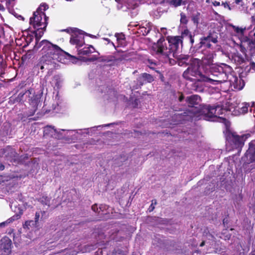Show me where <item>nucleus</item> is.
Instances as JSON below:
<instances>
[{"label":"nucleus","mask_w":255,"mask_h":255,"mask_svg":"<svg viewBox=\"0 0 255 255\" xmlns=\"http://www.w3.org/2000/svg\"><path fill=\"white\" fill-rule=\"evenodd\" d=\"M7 224L6 221L2 222V223H1L0 224V227L4 226L5 225H7Z\"/></svg>","instance_id":"obj_55"},{"label":"nucleus","mask_w":255,"mask_h":255,"mask_svg":"<svg viewBox=\"0 0 255 255\" xmlns=\"http://www.w3.org/2000/svg\"><path fill=\"white\" fill-rule=\"evenodd\" d=\"M242 1V0H235V3L237 4H240V3Z\"/></svg>","instance_id":"obj_57"},{"label":"nucleus","mask_w":255,"mask_h":255,"mask_svg":"<svg viewBox=\"0 0 255 255\" xmlns=\"http://www.w3.org/2000/svg\"><path fill=\"white\" fill-rule=\"evenodd\" d=\"M33 94V89H30L25 91V92L19 93L16 98L17 101L21 102L23 101L24 95L26 97H28L29 104L32 109L31 110V111L30 112L29 114L28 115V116H32L35 114L37 109L38 103L40 102L39 98L38 97L37 95H34Z\"/></svg>","instance_id":"obj_7"},{"label":"nucleus","mask_w":255,"mask_h":255,"mask_svg":"<svg viewBox=\"0 0 255 255\" xmlns=\"http://www.w3.org/2000/svg\"><path fill=\"white\" fill-rule=\"evenodd\" d=\"M250 105L248 103L242 104V107H239L238 112L240 114H245L248 111V108Z\"/></svg>","instance_id":"obj_27"},{"label":"nucleus","mask_w":255,"mask_h":255,"mask_svg":"<svg viewBox=\"0 0 255 255\" xmlns=\"http://www.w3.org/2000/svg\"><path fill=\"white\" fill-rule=\"evenodd\" d=\"M33 221H25V224H24V226H26V227L28 228L29 226H30V224L31 223H32Z\"/></svg>","instance_id":"obj_50"},{"label":"nucleus","mask_w":255,"mask_h":255,"mask_svg":"<svg viewBox=\"0 0 255 255\" xmlns=\"http://www.w3.org/2000/svg\"><path fill=\"white\" fill-rule=\"evenodd\" d=\"M15 218L14 216H13L8 219H7L6 221L7 222V224L10 223L15 220Z\"/></svg>","instance_id":"obj_49"},{"label":"nucleus","mask_w":255,"mask_h":255,"mask_svg":"<svg viewBox=\"0 0 255 255\" xmlns=\"http://www.w3.org/2000/svg\"><path fill=\"white\" fill-rule=\"evenodd\" d=\"M110 43L112 44V45H113V46L115 48H116V46L115 45V44H114V43L113 42H111Z\"/></svg>","instance_id":"obj_63"},{"label":"nucleus","mask_w":255,"mask_h":255,"mask_svg":"<svg viewBox=\"0 0 255 255\" xmlns=\"http://www.w3.org/2000/svg\"><path fill=\"white\" fill-rule=\"evenodd\" d=\"M213 4L214 6H219L220 5V3L219 1H215L213 2Z\"/></svg>","instance_id":"obj_52"},{"label":"nucleus","mask_w":255,"mask_h":255,"mask_svg":"<svg viewBox=\"0 0 255 255\" xmlns=\"http://www.w3.org/2000/svg\"><path fill=\"white\" fill-rule=\"evenodd\" d=\"M39 40H36L34 49L38 50L41 48L40 52L43 55L41 58V62L50 65V68H57L59 66L57 63L59 61V56L64 53L69 58L72 59H77L74 56L63 51L57 45L53 44L47 40H43L38 43Z\"/></svg>","instance_id":"obj_1"},{"label":"nucleus","mask_w":255,"mask_h":255,"mask_svg":"<svg viewBox=\"0 0 255 255\" xmlns=\"http://www.w3.org/2000/svg\"><path fill=\"white\" fill-rule=\"evenodd\" d=\"M228 219L227 218H225L223 220V224L224 226L228 224Z\"/></svg>","instance_id":"obj_51"},{"label":"nucleus","mask_w":255,"mask_h":255,"mask_svg":"<svg viewBox=\"0 0 255 255\" xmlns=\"http://www.w3.org/2000/svg\"><path fill=\"white\" fill-rule=\"evenodd\" d=\"M54 80H55L57 83H59L60 81V77L58 75H55L53 77Z\"/></svg>","instance_id":"obj_47"},{"label":"nucleus","mask_w":255,"mask_h":255,"mask_svg":"<svg viewBox=\"0 0 255 255\" xmlns=\"http://www.w3.org/2000/svg\"><path fill=\"white\" fill-rule=\"evenodd\" d=\"M204 245H205V242H204V241H203V242H202L201 243V244H200V247H203V246H204Z\"/></svg>","instance_id":"obj_61"},{"label":"nucleus","mask_w":255,"mask_h":255,"mask_svg":"<svg viewBox=\"0 0 255 255\" xmlns=\"http://www.w3.org/2000/svg\"><path fill=\"white\" fill-rule=\"evenodd\" d=\"M49 8L48 5L46 3H41L40 6L38 7L36 11H38L39 13H45V11L48 9Z\"/></svg>","instance_id":"obj_30"},{"label":"nucleus","mask_w":255,"mask_h":255,"mask_svg":"<svg viewBox=\"0 0 255 255\" xmlns=\"http://www.w3.org/2000/svg\"><path fill=\"white\" fill-rule=\"evenodd\" d=\"M95 60V59L94 58H90V59H88V61H94V60Z\"/></svg>","instance_id":"obj_62"},{"label":"nucleus","mask_w":255,"mask_h":255,"mask_svg":"<svg viewBox=\"0 0 255 255\" xmlns=\"http://www.w3.org/2000/svg\"><path fill=\"white\" fill-rule=\"evenodd\" d=\"M169 56L168 57H164L166 59L165 62H166L168 61L170 65H173L176 63V61L175 60L170 58Z\"/></svg>","instance_id":"obj_37"},{"label":"nucleus","mask_w":255,"mask_h":255,"mask_svg":"<svg viewBox=\"0 0 255 255\" xmlns=\"http://www.w3.org/2000/svg\"><path fill=\"white\" fill-rule=\"evenodd\" d=\"M182 43V40L179 36L168 37L167 42L163 36H161L153 44L152 49L160 56L168 57L172 54L173 57H175V52L178 50L179 44Z\"/></svg>","instance_id":"obj_2"},{"label":"nucleus","mask_w":255,"mask_h":255,"mask_svg":"<svg viewBox=\"0 0 255 255\" xmlns=\"http://www.w3.org/2000/svg\"><path fill=\"white\" fill-rule=\"evenodd\" d=\"M11 241L7 237H5L1 240L0 245V250L5 254H8L11 252Z\"/></svg>","instance_id":"obj_15"},{"label":"nucleus","mask_w":255,"mask_h":255,"mask_svg":"<svg viewBox=\"0 0 255 255\" xmlns=\"http://www.w3.org/2000/svg\"><path fill=\"white\" fill-rule=\"evenodd\" d=\"M149 25V23H147L145 24V26L143 25V23H142L141 24L139 23L135 25V26H139L138 30H140L139 33H141L143 35H146L148 34L151 29L149 28L148 25Z\"/></svg>","instance_id":"obj_20"},{"label":"nucleus","mask_w":255,"mask_h":255,"mask_svg":"<svg viewBox=\"0 0 255 255\" xmlns=\"http://www.w3.org/2000/svg\"><path fill=\"white\" fill-rule=\"evenodd\" d=\"M176 52H175V57H174L177 59L178 64L179 66H187L189 64V63H190L191 64L194 63L192 62L193 60H189V59L190 58V56L188 55H177Z\"/></svg>","instance_id":"obj_16"},{"label":"nucleus","mask_w":255,"mask_h":255,"mask_svg":"<svg viewBox=\"0 0 255 255\" xmlns=\"http://www.w3.org/2000/svg\"><path fill=\"white\" fill-rule=\"evenodd\" d=\"M230 67L226 64L224 67L219 65L213 66L209 71L210 75L207 76L206 82L212 84H218L227 81L229 74Z\"/></svg>","instance_id":"obj_3"},{"label":"nucleus","mask_w":255,"mask_h":255,"mask_svg":"<svg viewBox=\"0 0 255 255\" xmlns=\"http://www.w3.org/2000/svg\"><path fill=\"white\" fill-rule=\"evenodd\" d=\"M192 35L193 34H192L191 32H190L187 28H186L182 32L181 35L179 36L180 37L181 40L182 38H185L187 40L190 36Z\"/></svg>","instance_id":"obj_28"},{"label":"nucleus","mask_w":255,"mask_h":255,"mask_svg":"<svg viewBox=\"0 0 255 255\" xmlns=\"http://www.w3.org/2000/svg\"><path fill=\"white\" fill-rule=\"evenodd\" d=\"M91 48L94 49V47L92 46H90L87 47H84L83 49H80L78 50V55H89V54L92 53L93 51H92L90 49Z\"/></svg>","instance_id":"obj_23"},{"label":"nucleus","mask_w":255,"mask_h":255,"mask_svg":"<svg viewBox=\"0 0 255 255\" xmlns=\"http://www.w3.org/2000/svg\"><path fill=\"white\" fill-rule=\"evenodd\" d=\"M108 209V207L107 205L104 204H101L99 207V211H100V214H99V216H102L103 215L107 214V210Z\"/></svg>","instance_id":"obj_31"},{"label":"nucleus","mask_w":255,"mask_h":255,"mask_svg":"<svg viewBox=\"0 0 255 255\" xmlns=\"http://www.w3.org/2000/svg\"><path fill=\"white\" fill-rule=\"evenodd\" d=\"M51 127L50 126H48V127H47L46 128H45V129H44V132H46V130H48L49 128H50Z\"/></svg>","instance_id":"obj_60"},{"label":"nucleus","mask_w":255,"mask_h":255,"mask_svg":"<svg viewBox=\"0 0 255 255\" xmlns=\"http://www.w3.org/2000/svg\"><path fill=\"white\" fill-rule=\"evenodd\" d=\"M128 53L119 50L114 52L113 54V57L115 64L120 62L124 60H126L128 57Z\"/></svg>","instance_id":"obj_17"},{"label":"nucleus","mask_w":255,"mask_h":255,"mask_svg":"<svg viewBox=\"0 0 255 255\" xmlns=\"http://www.w3.org/2000/svg\"><path fill=\"white\" fill-rule=\"evenodd\" d=\"M104 40L107 41L109 43H110L111 42V40L109 38H104Z\"/></svg>","instance_id":"obj_59"},{"label":"nucleus","mask_w":255,"mask_h":255,"mask_svg":"<svg viewBox=\"0 0 255 255\" xmlns=\"http://www.w3.org/2000/svg\"><path fill=\"white\" fill-rule=\"evenodd\" d=\"M39 217H40L39 213L38 212H36L35 216V222L36 224L38 222Z\"/></svg>","instance_id":"obj_45"},{"label":"nucleus","mask_w":255,"mask_h":255,"mask_svg":"<svg viewBox=\"0 0 255 255\" xmlns=\"http://www.w3.org/2000/svg\"><path fill=\"white\" fill-rule=\"evenodd\" d=\"M252 39L250 38L248 36H244L241 40V43L244 44L247 43L248 46L250 49H252V44L251 42Z\"/></svg>","instance_id":"obj_32"},{"label":"nucleus","mask_w":255,"mask_h":255,"mask_svg":"<svg viewBox=\"0 0 255 255\" xmlns=\"http://www.w3.org/2000/svg\"><path fill=\"white\" fill-rule=\"evenodd\" d=\"M208 233H209V230L208 228H206V229L204 231V234H206V235H207Z\"/></svg>","instance_id":"obj_58"},{"label":"nucleus","mask_w":255,"mask_h":255,"mask_svg":"<svg viewBox=\"0 0 255 255\" xmlns=\"http://www.w3.org/2000/svg\"><path fill=\"white\" fill-rule=\"evenodd\" d=\"M70 42L71 44L81 47L83 44L84 38L77 35H72L70 38Z\"/></svg>","instance_id":"obj_18"},{"label":"nucleus","mask_w":255,"mask_h":255,"mask_svg":"<svg viewBox=\"0 0 255 255\" xmlns=\"http://www.w3.org/2000/svg\"><path fill=\"white\" fill-rule=\"evenodd\" d=\"M194 37L195 34H193L192 35L190 36L187 40L189 41V43L191 45V48L193 47V44L194 43Z\"/></svg>","instance_id":"obj_39"},{"label":"nucleus","mask_w":255,"mask_h":255,"mask_svg":"<svg viewBox=\"0 0 255 255\" xmlns=\"http://www.w3.org/2000/svg\"><path fill=\"white\" fill-rule=\"evenodd\" d=\"M192 20L194 23H196L197 24L199 23V17L198 15H197L196 16H194L193 17Z\"/></svg>","instance_id":"obj_44"},{"label":"nucleus","mask_w":255,"mask_h":255,"mask_svg":"<svg viewBox=\"0 0 255 255\" xmlns=\"http://www.w3.org/2000/svg\"><path fill=\"white\" fill-rule=\"evenodd\" d=\"M178 94L179 95L178 98V101L182 102L184 99V96L183 93L181 92H178Z\"/></svg>","instance_id":"obj_41"},{"label":"nucleus","mask_w":255,"mask_h":255,"mask_svg":"<svg viewBox=\"0 0 255 255\" xmlns=\"http://www.w3.org/2000/svg\"><path fill=\"white\" fill-rule=\"evenodd\" d=\"M37 66H39L41 70H43L44 68L48 69L49 71L48 72V75H50L52 74V72L53 69H55L56 68H49L50 65L48 64H46L44 62H41V59L40 60L39 63L37 65Z\"/></svg>","instance_id":"obj_24"},{"label":"nucleus","mask_w":255,"mask_h":255,"mask_svg":"<svg viewBox=\"0 0 255 255\" xmlns=\"http://www.w3.org/2000/svg\"><path fill=\"white\" fill-rule=\"evenodd\" d=\"M4 166L3 164L0 163V171H2L4 170Z\"/></svg>","instance_id":"obj_54"},{"label":"nucleus","mask_w":255,"mask_h":255,"mask_svg":"<svg viewBox=\"0 0 255 255\" xmlns=\"http://www.w3.org/2000/svg\"><path fill=\"white\" fill-rule=\"evenodd\" d=\"M0 155L4 156L7 160L15 161L17 159L18 154L15 149L10 146L0 150Z\"/></svg>","instance_id":"obj_10"},{"label":"nucleus","mask_w":255,"mask_h":255,"mask_svg":"<svg viewBox=\"0 0 255 255\" xmlns=\"http://www.w3.org/2000/svg\"><path fill=\"white\" fill-rule=\"evenodd\" d=\"M222 4L224 5L225 7H228L229 9H231L230 5H229V4L227 2H225V3L223 2Z\"/></svg>","instance_id":"obj_53"},{"label":"nucleus","mask_w":255,"mask_h":255,"mask_svg":"<svg viewBox=\"0 0 255 255\" xmlns=\"http://www.w3.org/2000/svg\"><path fill=\"white\" fill-rule=\"evenodd\" d=\"M49 17L47 16L45 13H39L38 11H34L33 13V16L30 18L29 24L34 29L35 40H39L43 34V31L39 32V29L45 30L48 24Z\"/></svg>","instance_id":"obj_4"},{"label":"nucleus","mask_w":255,"mask_h":255,"mask_svg":"<svg viewBox=\"0 0 255 255\" xmlns=\"http://www.w3.org/2000/svg\"><path fill=\"white\" fill-rule=\"evenodd\" d=\"M4 1V0H0V11H4L5 10V7L2 4V2Z\"/></svg>","instance_id":"obj_43"},{"label":"nucleus","mask_w":255,"mask_h":255,"mask_svg":"<svg viewBox=\"0 0 255 255\" xmlns=\"http://www.w3.org/2000/svg\"><path fill=\"white\" fill-rule=\"evenodd\" d=\"M91 208L94 212L98 213V214H100V211H99V207H98L97 204H95L92 205Z\"/></svg>","instance_id":"obj_40"},{"label":"nucleus","mask_w":255,"mask_h":255,"mask_svg":"<svg viewBox=\"0 0 255 255\" xmlns=\"http://www.w3.org/2000/svg\"><path fill=\"white\" fill-rule=\"evenodd\" d=\"M188 20L187 19L186 14L182 12L180 13V22H181V23L184 24H186L188 23Z\"/></svg>","instance_id":"obj_35"},{"label":"nucleus","mask_w":255,"mask_h":255,"mask_svg":"<svg viewBox=\"0 0 255 255\" xmlns=\"http://www.w3.org/2000/svg\"><path fill=\"white\" fill-rule=\"evenodd\" d=\"M198 66L197 67L190 66L183 73V77L187 80L195 82L193 90L196 91L201 90V87L199 86V82H204L207 79V76L203 75L198 70Z\"/></svg>","instance_id":"obj_5"},{"label":"nucleus","mask_w":255,"mask_h":255,"mask_svg":"<svg viewBox=\"0 0 255 255\" xmlns=\"http://www.w3.org/2000/svg\"><path fill=\"white\" fill-rule=\"evenodd\" d=\"M233 108V107L230 105L229 103H226V105L223 106V107L218 105L217 106H204L202 108L201 113L200 114H204L205 117L211 119L224 114L226 112H231Z\"/></svg>","instance_id":"obj_6"},{"label":"nucleus","mask_w":255,"mask_h":255,"mask_svg":"<svg viewBox=\"0 0 255 255\" xmlns=\"http://www.w3.org/2000/svg\"><path fill=\"white\" fill-rule=\"evenodd\" d=\"M247 138L246 135L240 136L236 134L235 132H229L226 136L227 140L233 146L239 149V152H241L242 147L244 145L245 141Z\"/></svg>","instance_id":"obj_9"},{"label":"nucleus","mask_w":255,"mask_h":255,"mask_svg":"<svg viewBox=\"0 0 255 255\" xmlns=\"http://www.w3.org/2000/svg\"><path fill=\"white\" fill-rule=\"evenodd\" d=\"M202 37L204 38H207L208 41L210 42H213L214 43H217L218 42L217 36L215 35V36H214L211 32H209L207 36H203Z\"/></svg>","instance_id":"obj_26"},{"label":"nucleus","mask_w":255,"mask_h":255,"mask_svg":"<svg viewBox=\"0 0 255 255\" xmlns=\"http://www.w3.org/2000/svg\"><path fill=\"white\" fill-rule=\"evenodd\" d=\"M233 28L237 33L241 34V35H244L245 31L246 30V28H240L238 26H233Z\"/></svg>","instance_id":"obj_34"},{"label":"nucleus","mask_w":255,"mask_h":255,"mask_svg":"<svg viewBox=\"0 0 255 255\" xmlns=\"http://www.w3.org/2000/svg\"><path fill=\"white\" fill-rule=\"evenodd\" d=\"M6 8L9 10H12L15 5V0H4Z\"/></svg>","instance_id":"obj_29"},{"label":"nucleus","mask_w":255,"mask_h":255,"mask_svg":"<svg viewBox=\"0 0 255 255\" xmlns=\"http://www.w3.org/2000/svg\"><path fill=\"white\" fill-rule=\"evenodd\" d=\"M187 0H170L169 3L175 7H178L181 5H185L187 3Z\"/></svg>","instance_id":"obj_22"},{"label":"nucleus","mask_w":255,"mask_h":255,"mask_svg":"<svg viewBox=\"0 0 255 255\" xmlns=\"http://www.w3.org/2000/svg\"><path fill=\"white\" fill-rule=\"evenodd\" d=\"M115 37L117 38V40L119 45H122V41L125 40V36L123 33H116Z\"/></svg>","instance_id":"obj_33"},{"label":"nucleus","mask_w":255,"mask_h":255,"mask_svg":"<svg viewBox=\"0 0 255 255\" xmlns=\"http://www.w3.org/2000/svg\"><path fill=\"white\" fill-rule=\"evenodd\" d=\"M146 63L147 64H150L151 65H153L154 66H155L156 65V63L155 62L153 61L152 60L149 59L147 60V63Z\"/></svg>","instance_id":"obj_46"},{"label":"nucleus","mask_w":255,"mask_h":255,"mask_svg":"<svg viewBox=\"0 0 255 255\" xmlns=\"http://www.w3.org/2000/svg\"><path fill=\"white\" fill-rule=\"evenodd\" d=\"M239 49L240 51L243 54H246L247 49L244 46L243 44L241 43L239 45Z\"/></svg>","instance_id":"obj_38"},{"label":"nucleus","mask_w":255,"mask_h":255,"mask_svg":"<svg viewBox=\"0 0 255 255\" xmlns=\"http://www.w3.org/2000/svg\"><path fill=\"white\" fill-rule=\"evenodd\" d=\"M252 44V49H255V32L254 33V39L251 41Z\"/></svg>","instance_id":"obj_42"},{"label":"nucleus","mask_w":255,"mask_h":255,"mask_svg":"<svg viewBox=\"0 0 255 255\" xmlns=\"http://www.w3.org/2000/svg\"><path fill=\"white\" fill-rule=\"evenodd\" d=\"M245 156L248 160V164L255 162V144L253 141H251L249 144V148L247 150ZM255 168V167H252V169Z\"/></svg>","instance_id":"obj_12"},{"label":"nucleus","mask_w":255,"mask_h":255,"mask_svg":"<svg viewBox=\"0 0 255 255\" xmlns=\"http://www.w3.org/2000/svg\"><path fill=\"white\" fill-rule=\"evenodd\" d=\"M154 80V77L147 73L141 74L137 78V85L140 87L147 83H150Z\"/></svg>","instance_id":"obj_13"},{"label":"nucleus","mask_w":255,"mask_h":255,"mask_svg":"<svg viewBox=\"0 0 255 255\" xmlns=\"http://www.w3.org/2000/svg\"><path fill=\"white\" fill-rule=\"evenodd\" d=\"M200 113V109L196 108L195 109V111H192L191 109H186L183 112L179 114L178 116L179 117V118L182 120H187L188 117L192 118Z\"/></svg>","instance_id":"obj_14"},{"label":"nucleus","mask_w":255,"mask_h":255,"mask_svg":"<svg viewBox=\"0 0 255 255\" xmlns=\"http://www.w3.org/2000/svg\"><path fill=\"white\" fill-rule=\"evenodd\" d=\"M153 201L154 200H152V203L150 205L149 208H148V210L149 212H151L154 209V206H153Z\"/></svg>","instance_id":"obj_48"},{"label":"nucleus","mask_w":255,"mask_h":255,"mask_svg":"<svg viewBox=\"0 0 255 255\" xmlns=\"http://www.w3.org/2000/svg\"><path fill=\"white\" fill-rule=\"evenodd\" d=\"M200 41L199 43L200 46L199 48H202V52L203 53L204 50H207L206 49H211L212 45L211 42L208 41L207 38H204L203 37L200 38Z\"/></svg>","instance_id":"obj_19"},{"label":"nucleus","mask_w":255,"mask_h":255,"mask_svg":"<svg viewBox=\"0 0 255 255\" xmlns=\"http://www.w3.org/2000/svg\"><path fill=\"white\" fill-rule=\"evenodd\" d=\"M203 54L204 56L202 59H193L192 62L194 63H197L198 65L200 64L204 69L206 70H211L213 66H216L213 64L214 52L211 50H204Z\"/></svg>","instance_id":"obj_8"},{"label":"nucleus","mask_w":255,"mask_h":255,"mask_svg":"<svg viewBox=\"0 0 255 255\" xmlns=\"http://www.w3.org/2000/svg\"><path fill=\"white\" fill-rule=\"evenodd\" d=\"M101 61L102 62L107 63L112 62V63L110 64L111 65H115L113 55L102 57L101 58Z\"/></svg>","instance_id":"obj_25"},{"label":"nucleus","mask_w":255,"mask_h":255,"mask_svg":"<svg viewBox=\"0 0 255 255\" xmlns=\"http://www.w3.org/2000/svg\"><path fill=\"white\" fill-rule=\"evenodd\" d=\"M40 202L43 205L49 206L50 201L47 197H42Z\"/></svg>","instance_id":"obj_36"},{"label":"nucleus","mask_w":255,"mask_h":255,"mask_svg":"<svg viewBox=\"0 0 255 255\" xmlns=\"http://www.w3.org/2000/svg\"><path fill=\"white\" fill-rule=\"evenodd\" d=\"M17 18L19 19H21V20H24V18L20 15H19L18 16H17Z\"/></svg>","instance_id":"obj_56"},{"label":"nucleus","mask_w":255,"mask_h":255,"mask_svg":"<svg viewBox=\"0 0 255 255\" xmlns=\"http://www.w3.org/2000/svg\"><path fill=\"white\" fill-rule=\"evenodd\" d=\"M185 101L188 105V107L191 108L192 111H195V108L200 109L201 111L200 102L201 101V97L197 95H193L186 97Z\"/></svg>","instance_id":"obj_11"},{"label":"nucleus","mask_w":255,"mask_h":255,"mask_svg":"<svg viewBox=\"0 0 255 255\" xmlns=\"http://www.w3.org/2000/svg\"><path fill=\"white\" fill-rule=\"evenodd\" d=\"M253 6L255 8V1L253 3Z\"/></svg>","instance_id":"obj_64"},{"label":"nucleus","mask_w":255,"mask_h":255,"mask_svg":"<svg viewBox=\"0 0 255 255\" xmlns=\"http://www.w3.org/2000/svg\"><path fill=\"white\" fill-rule=\"evenodd\" d=\"M234 87L235 88L237 89L238 90H241L243 88L245 83L244 81L240 78H238L237 77L234 78V81L233 82Z\"/></svg>","instance_id":"obj_21"}]
</instances>
